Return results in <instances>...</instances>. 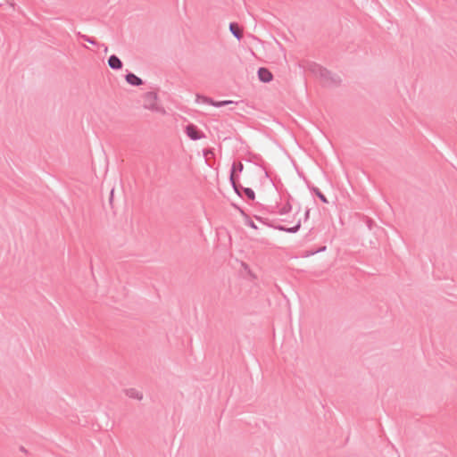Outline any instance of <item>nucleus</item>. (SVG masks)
<instances>
[{
	"instance_id": "f257e3e1",
	"label": "nucleus",
	"mask_w": 457,
	"mask_h": 457,
	"mask_svg": "<svg viewBox=\"0 0 457 457\" xmlns=\"http://www.w3.org/2000/svg\"><path fill=\"white\" fill-rule=\"evenodd\" d=\"M312 71L321 79V82L325 87H337L341 83V79L338 75L332 73L320 65L315 64Z\"/></svg>"
},
{
	"instance_id": "f03ea898",
	"label": "nucleus",
	"mask_w": 457,
	"mask_h": 457,
	"mask_svg": "<svg viewBox=\"0 0 457 457\" xmlns=\"http://www.w3.org/2000/svg\"><path fill=\"white\" fill-rule=\"evenodd\" d=\"M145 109L160 113L166 114L164 107L158 102L157 91H149L145 94Z\"/></svg>"
},
{
	"instance_id": "7ed1b4c3",
	"label": "nucleus",
	"mask_w": 457,
	"mask_h": 457,
	"mask_svg": "<svg viewBox=\"0 0 457 457\" xmlns=\"http://www.w3.org/2000/svg\"><path fill=\"white\" fill-rule=\"evenodd\" d=\"M244 165L241 162H234L231 167L230 175H229V180L231 183V186L235 191V193L237 195H241L239 193V188H241V185L237 183V173H240L243 171Z\"/></svg>"
},
{
	"instance_id": "20e7f679",
	"label": "nucleus",
	"mask_w": 457,
	"mask_h": 457,
	"mask_svg": "<svg viewBox=\"0 0 457 457\" xmlns=\"http://www.w3.org/2000/svg\"><path fill=\"white\" fill-rule=\"evenodd\" d=\"M186 133L192 140H198L204 137V134L194 124H188L186 127Z\"/></svg>"
},
{
	"instance_id": "39448f33",
	"label": "nucleus",
	"mask_w": 457,
	"mask_h": 457,
	"mask_svg": "<svg viewBox=\"0 0 457 457\" xmlns=\"http://www.w3.org/2000/svg\"><path fill=\"white\" fill-rule=\"evenodd\" d=\"M257 74H258V79L262 82H264V83H268V82L271 81L273 79L272 73L267 68H264V67L259 68Z\"/></svg>"
},
{
	"instance_id": "423d86ee",
	"label": "nucleus",
	"mask_w": 457,
	"mask_h": 457,
	"mask_svg": "<svg viewBox=\"0 0 457 457\" xmlns=\"http://www.w3.org/2000/svg\"><path fill=\"white\" fill-rule=\"evenodd\" d=\"M273 228L279 231H284V232H287V233H296L301 228V220H299L297 221V223L294 227H291V228H287L283 225H276V226H273Z\"/></svg>"
},
{
	"instance_id": "0eeeda50",
	"label": "nucleus",
	"mask_w": 457,
	"mask_h": 457,
	"mask_svg": "<svg viewBox=\"0 0 457 457\" xmlns=\"http://www.w3.org/2000/svg\"><path fill=\"white\" fill-rule=\"evenodd\" d=\"M124 394L126 395V396H128L129 398H131V399L140 400V398H141L140 390L138 388H135V387L125 388Z\"/></svg>"
},
{
	"instance_id": "6e6552de",
	"label": "nucleus",
	"mask_w": 457,
	"mask_h": 457,
	"mask_svg": "<svg viewBox=\"0 0 457 457\" xmlns=\"http://www.w3.org/2000/svg\"><path fill=\"white\" fill-rule=\"evenodd\" d=\"M229 30L237 40H240L243 37V32L237 23L231 22L229 24Z\"/></svg>"
},
{
	"instance_id": "1a4fd4ad",
	"label": "nucleus",
	"mask_w": 457,
	"mask_h": 457,
	"mask_svg": "<svg viewBox=\"0 0 457 457\" xmlns=\"http://www.w3.org/2000/svg\"><path fill=\"white\" fill-rule=\"evenodd\" d=\"M108 65L113 70H120L122 67V62L116 55H112L108 59Z\"/></svg>"
},
{
	"instance_id": "9d476101",
	"label": "nucleus",
	"mask_w": 457,
	"mask_h": 457,
	"mask_svg": "<svg viewBox=\"0 0 457 457\" xmlns=\"http://www.w3.org/2000/svg\"><path fill=\"white\" fill-rule=\"evenodd\" d=\"M126 81L132 86H139L142 84L141 79L133 73H129L126 76Z\"/></svg>"
},
{
	"instance_id": "9b49d317",
	"label": "nucleus",
	"mask_w": 457,
	"mask_h": 457,
	"mask_svg": "<svg viewBox=\"0 0 457 457\" xmlns=\"http://www.w3.org/2000/svg\"><path fill=\"white\" fill-rule=\"evenodd\" d=\"M308 187L312 192H313L320 198V200L322 203H324V204L328 203L327 197L320 192V190L318 187H316L313 185H308Z\"/></svg>"
},
{
	"instance_id": "f8f14e48",
	"label": "nucleus",
	"mask_w": 457,
	"mask_h": 457,
	"mask_svg": "<svg viewBox=\"0 0 457 457\" xmlns=\"http://www.w3.org/2000/svg\"><path fill=\"white\" fill-rule=\"evenodd\" d=\"M242 192H243V194H245V195L249 200H254L255 194H254V191L252 188H250V187H244L241 186V188H239V193H240L241 195H242Z\"/></svg>"
},
{
	"instance_id": "ddd939ff",
	"label": "nucleus",
	"mask_w": 457,
	"mask_h": 457,
	"mask_svg": "<svg viewBox=\"0 0 457 457\" xmlns=\"http://www.w3.org/2000/svg\"><path fill=\"white\" fill-rule=\"evenodd\" d=\"M202 102L204 104H211L212 106H215V104H216V101H214L212 98L211 97H207V96H200V95H196V102Z\"/></svg>"
},
{
	"instance_id": "4468645a",
	"label": "nucleus",
	"mask_w": 457,
	"mask_h": 457,
	"mask_svg": "<svg viewBox=\"0 0 457 457\" xmlns=\"http://www.w3.org/2000/svg\"><path fill=\"white\" fill-rule=\"evenodd\" d=\"M292 210V205L289 202H287L286 204H284L278 211V213L283 215L290 212Z\"/></svg>"
},
{
	"instance_id": "2eb2a0df",
	"label": "nucleus",
	"mask_w": 457,
	"mask_h": 457,
	"mask_svg": "<svg viewBox=\"0 0 457 457\" xmlns=\"http://www.w3.org/2000/svg\"><path fill=\"white\" fill-rule=\"evenodd\" d=\"M232 104H235V102L231 100L216 101L215 107H221Z\"/></svg>"
},
{
	"instance_id": "dca6fc26",
	"label": "nucleus",
	"mask_w": 457,
	"mask_h": 457,
	"mask_svg": "<svg viewBox=\"0 0 457 457\" xmlns=\"http://www.w3.org/2000/svg\"><path fill=\"white\" fill-rule=\"evenodd\" d=\"M246 225H248L249 227H251L254 229H257L256 224L252 220H247Z\"/></svg>"
},
{
	"instance_id": "f3484780",
	"label": "nucleus",
	"mask_w": 457,
	"mask_h": 457,
	"mask_svg": "<svg viewBox=\"0 0 457 457\" xmlns=\"http://www.w3.org/2000/svg\"><path fill=\"white\" fill-rule=\"evenodd\" d=\"M310 215V209H307L304 213V220H308Z\"/></svg>"
},
{
	"instance_id": "a211bd4d",
	"label": "nucleus",
	"mask_w": 457,
	"mask_h": 457,
	"mask_svg": "<svg viewBox=\"0 0 457 457\" xmlns=\"http://www.w3.org/2000/svg\"><path fill=\"white\" fill-rule=\"evenodd\" d=\"M325 249H326V246H323L322 248H320V249L319 250V252H320V251H324Z\"/></svg>"
}]
</instances>
